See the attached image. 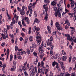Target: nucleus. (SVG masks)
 Returning <instances> with one entry per match:
<instances>
[{
	"mask_svg": "<svg viewBox=\"0 0 76 76\" xmlns=\"http://www.w3.org/2000/svg\"><path fill=\"white\" fill-rule=\"evenodd\" d=\"M4 32L5 34H6V36L5 34H2L1 35V37L0 38L1 40H2L3 38L4 39H5L6 38H8V36H7V30L6 28H4Z\"/></svg>",
	"mask_w": 76,
	"mask_h": 76,
	"instance_id": "nucleus-1",
	"label": "nucleus"
},
{
	"mask_svg": "<svg viewBox=\"0 0 76 76\" xmlns=\"http://www.w3.org/2000/svg\"><path fill=\"white\" fill-rule=\"evenodd\" d=\"M45 3H46L43 5L44 9H45V10L46 13L48 11V3H50L49 0H45Z\"/></svg>",
	"mask_w": 76,
	"mask_h": 76,
	"instance_id": "nucleus-2",
	"label": "nucleus"
},
{
	"mask_svg": "<svg viewBox=\"0 0 76 76\" xmlns=\"http://www.w3.org/2000/svg\"><path fill=\"white\" fill-rule=\"evenodd\" d=\"M18 50L19 52H18L17 53V56H21V55L23 54H25V53H26V52H25V51L22 50V49H18Z\"/></svg>",
	"mask_w": 76,
	"mask_h": 76,
	"instance_id": "nucleus-3",
	"label": "nucleus"
},
{
	"mask_svg": "<svg viewBox=\"0 0 76 76\" xmlns=\"http://www.w3.org/2000/svg\"><path fill=\"white\" fill-rule=\"evenodd\" d=\"M54 15L56 18L58 16L59 18H61V12H60L57 11V12H56L54 13Z\"/></svg>",
	"mask_w": 76,
	"mask_h": 76,
	"instance_id": "nucleus-4",
	"label": "nucleus"
},
{
	"mask_svg": "<svg viewBox=\"0 0 76 76\" xmlns=\"http://www.w3.org/2000/svg\"><path fill=\"white\" fill-rule=\"evenodd\" d=\"M36 38L37 39L36 41H37V44L38 46H39L40 45V43H41V37L39 36H37L36 37Z\"/></svg>",
	"mask_w": 76,
	"mask_h": 76,
	"instance_id": "nucleus-5",
	"label": "nucleus"
},
{
	"mask_svg": "<svg viewBox=\"0 0 76 76\" xmlns=\"http://www.w3.org/2000/svg\"><path fill=\"white\" fill-rule=\"evenodd\" d=\"M55 26L57 28V29H58V30H61V25L58 22H56L55 23Z\"/></svg>",
	"mask_w": 76,
	"mask_h": 76,
	"instance_id": "nucleus-6",
	"label": "nucleus"
},
{
	"mask_svg": "<svg viewBox=\"0 0 76 76\" xmlns=\"http://www.w3.org/2000/svg\"><path fill=\"white\" fill-rule=\"evenodd\" d=\"M24 19L26 21L27 24H29V23H30V20H29V19L28 17H25L24 18Z\"/></svg>",
	"mask_w": 76,
	"mask_h": 76,
	"instance_id": "nucleus-7",
	"label": "nucleus"
},
{
	"mask_svg": "<svg viewBox=\"0 0 76 76\" xmlns=\"http://www.w3.org/2000/svg\"><path fill=\"white\" fill-rule=\"evenodd\" d=\"M32 6H33V4H32V3H30L28 6V9L29 10H32Z\"/></svg>",
	"mask_w": 76,
	"mask_h": 76,
	"instance_id": "nucleus-8",
	"label": "nucleus"
},
{
	"mask_svg": "<svg viewBox=\"0 0 76 76\" xmlns=\"http://www.w3.org/2000/svg\"><path fill=\"white\" fill-rule=\"evenodd\" d=\"M30 76H34L35 75V71L34 69H32L30 71Z\"/></svg>",
	"mask_w": 76,
	"mask_h": 76,
	"instance_id": "nucleus-9",
	"label": "nucleus"
},
{
	"mask_svg": "<svg viewBox=\"0 0 76 76\" xmlns=\"http://www.w3.org/2000/svg\"><path fill=\"white\" fill-rule=\"evenodd\" d=\"M67 39L68 40H69L70 41H72L73 39L72 38V36H70L69 35H68L67 37Z\"/></svg>",
	"mask_w": 76,
	"mask_h": 76,
	"instance_id": "nucleus-10",
	"label": "nucleus"
},
{
	"mask_svg": "<svg viewBox=\"0 0 76 76\" xmlns=\"http://www.w3.org/2000/svg\"><path fill=\"white\" fill-rule=\"evenodd\" d=\"M35 22H36V23H39V20L37 18H36L35 19L33 23V25H34V24H35Z\"/></svg>",
	"mask_w": 76,
	"mask_h": 76,
	"instance_id": "nucleus-11",
	"label": "nucleus"
},
{
	"mask_svg": "<svg viewBox=\"0 0 76 76\" xmlns=\"http://www.w3.org/2000/svg\"><path fill=\"white\" fill-rule=\"evenodd\" d=\"M29 12H30V14L29 15V16H31V15H32V10H29V9H28V11L26 12V14L27 15H28V14H29Z\"/></svg>",
	"mask_w": 76,
	"mask_h": 76,
	"instance_id": "nucleus-12",
	"label": "nucleus"
},
{
	"mask_svg": "<svg viewBox=\"0 0 76 76\" xmlns=\"http://www.w3.org/2000/svg\"><path fill=\"white\" fill-rule=\"evenodd\" d=\"M75 4V8L74 9H72V10L73 11V15H76V3Z\"/></svg>",
	"mask_w": 76,
	"mask_h": 76,
	"instance_id": "nucleus-13",
	"label": "nucleus"
},
{
	"mask_svg": "<svg viewBox=\"0 0 76 76\" xmlns=\"http://www.w3.org/2000/svg\"><path fill=\"white\" fill-rule=\"evenodd\" d=\"M14 18L15 19H16V22L17 23H18V18H19V17H18V16H17V15H14Z\"/></svg>",
	"mask_w": 76,
	"mask_h": 76,
	"instance_id": "nucleus-14",
	"label": "nucleus"
},
{
	"mask_svg": "<svg viewBox=\"0 0 76 76\" xmlns=\"http://www.w3.org/2000/svg\"><path fill=\"white\" fill-rule=\"evenodd\" d=\"M62 60L63 61H66L67 58V57L66 56H62Z\"/></svg>",
	"mask_w": 76,
	"mask_h": 76,
	"instance_id": "nucleus-15",
	"label": "nucleus"
},
{
	"mask_svg": "<svg viewBox=\"0 0 76 76\" xmlns=\"http://www.w3.org/2000/svg\"><path fill=\"white\" fill-rule=\"evenodd\" d=\"M15 23H16V22H15V20L14 18H13L12 20V22L10 24V25H11V26H13V25H13H15Z\"/></svg>",
	"mask_w": 76,
	"mask_h": 76,
	"instance_id": "nucleus-16",
	"label": "nucleus"
},
{
	"mask_svg": "<svg viewBox=\"0 0 76 76\" xmlns=\"http://www.w3.org/2000/svg\"><path fill=\"white\" fill-rule=\"evenodd\" d=\"M53 55V50L52 49H51L50 50V57H51Z\"/></svg>",
	"mask_w": 76,
	"mask_h": 76,
	"instance_id": "nucleus-17",
	"label": "nucleus"
},
{
	"mask_svg": "<svg viewBox=\"0 0 76 76\" xmlns=\"http://www.w3.org/2000/svg\"><path fill=\"white\" fill-rule=\"evenodd\" d=\"M48 18V14H46V15L44 18V20H45L46 21H47L48 20L47 19Z\"/></svg>",
	"mask_w": 76,
	"mask_h": 76,
	"instance_id": "nucleus-18",
	"label": "nucleus"
},
{
	"mask_svg": "<svg viewBox=\"0 0 76 76\" xmlns=\"http://www.w3.org/2000/svg\"><path fill=\"white\" fill-rule=\"evenodd\" d=\"M0 64H1V65H0V67H4V66H5V67H6V65H5L4 64H3L2 63V62L1 61L0 62Z\"/></svg>",
	"mask_w": 76,
	"mask_h": 76,
	"instance_id": "nucleus-19",
	"label": "nucleus"
},
{
	"mask_svg": "<svg viewBox=\"0 0 76 76\" xmlns=\"http://www.w3.org/2000/svg\"><path fill=\"white\" fill-rule=\"evenodd\" d=\"M43 48V42H42V43L41 44V45L39 47V50H40L41 49H42Z\"/></svg>",
	"mask_w": 76,
	"mask_h": 76,
	"instance_id": "nucleus-20",
	"label": "nucleus"
},
{
	"mask_svg": "<svg viewBox=\"0 0 76 76\" xmlns=\"http://www.w3.org/2000/svg\"><path fill=\"white\" fill-rule=\"evenodd\" d=\"M26 53L27 54L29 55L30 54V50L29 49H27L26 50Z\"/></svg>",
	"mask_w": 76,
	"mask_h": 76,
	"instance_id": "nucleus-21",
	"label": "nucleus"
},
{
	"mask_svg": "<svg viewBox=\"0 0 76 76\" xmlns=\"http://www.w3.org/2000/svg\"><path fill=\"white\" fill-rule=\"evenodd\" d=\"M38 58H37L36 61H34V63L35 64V65H37V63H38Z\"/></svg>",
	"mask_w": 76,
	"mask_h": 76,
	"instance_id": "nucleus-22",
	"label": "nucleus"
},
{
	"mask_svg": "<svg viewBox=\"0 0 76 76\" xmlns=\"http://www.w3.org/2000/svg\"><path fill=\"white\" fill-rule=\"evenodd\" d=\"M33 55L34 56H35V57H36L38 58V56H37V52L34 51L33 53Z\"/></svg>",
	"mask_w": 76,
	"mask_h": 76,
	"instance_id": "nucleus-23",
	"label": "nucleus"
},
{
	"mask_svg": "<svg viewBox=\"0 0 76 76\" xmlns=\"http://www.w3.org/2000/svg\"><path fill=\"white\" fill-rule=\"evenodd\" d=\"M22 69L23 70H24V71H25V70H27V69L26 68V67L25 66H23L22 68Z\"/></svg>",
	"mask_w": 76,
	"mask_h": 76,
	"instance_id": "nucleus-24",
	"label": "nucleus"
},
{
	"mask_svg": "<svg viewBox=\"0 0 76 76\" xmlns=\"http://www.w3.org/2000/svg\"><path fill=\"white\" fill-rule=\"evenodd\" d=\"M33 37L32 36H30L29 38V40L30 41L32 42L33 41Z\"/></svg>",
	"mask_w": 76,
	"mask_h": 76,
	"instance_id": "nucleus-25",
	"label": "nucleus"
},
{
	"mask_svg": "<svg viewBox=\"0 0 76 76\" xmlns=\"http://www.w3.org/2000/svg\"><path fill=\"white\" fill-rule=\"evenodd\" d=\"M53 40V36H51L50 38V39H48V41H52Z\"/></svg>",
	"mask_w": 76,
	"mask_h": 76,
	"instance_id": "nucleus-26",
	"label": "nucleus"
},
{
	"mask_svg": "<svg viewBox=\"0 0 76 76\" xmlns=\"http://www.w3.org/2000/svg\"><path fill=\"white\" fill-rule=\"evenodd\" d=\"M7 58H8V56H9V49H8L7 50Z\"/></svg>",
	"mask_w": 76,
	"mask_h": 76,
	"instance_id": "nucleus-27",
	"label": "nucleus"
},
{
	"mask_svg": "<svg viewBox=\"0 0 76 76\" xmlns=\"http://www.w3.org/2000/svg\"><path fill=\"white\" fill-rule=\"evenodd\" d=\"M30 48L31 52V53H32V52L34 51V48L32 47V46H31L30 47Z\"/></svg>",
	"mask_w": 76,
	"mask_h": 76,
	"instance_id": "nucleus-28",
	"label": "nucleus"
},
{
	"mask_svg": "<svg viewBox=\"0 0 76 76\" xmlns=\"http://www.w3.org/2000/svg\"><path fill=\"white\" fill-rule=\"evenodd\" d=\"M71 29H72V30L71 32H75V28L72 27H70Z\"/></svg>",
	"mask_w": 76,
	"mask_h": 76,
	"instance_id": "nucleus-29",
	"label": "nucleus"
},
{
	"mask_svg": "<svg viewBox=\"0 0 76 76\" xmlns=\"http://www.w3.org/2000/svg\"><path fill=\"white\" fill-rule=\"evenodd\" d=\"M44 54L43 53L41 55H40L39 56V57H40V58H41V59H42V58H43V56H44Z\"/></svg>",
	"mask_w": 76,
	"mask_h": 76,
	"instance_id": "nucleus-30",
	"label": "nucleus"
},
{
	"mask_svg": "<svg viewBox=\"0 0 76 76\" xmlns=\"http://www.w3.org/2000/svg\"><path fill=\"white\" fill-rule=\"evenodd\" d=\"M69 15L70 18H72V17H73V13H69Z\"/></svg>",
	"mask_w": 76,
	"mask_h": 76,
	"instance_id": "nucleus-31",
	"label": "nucleus"
},
{
	"mask_svg": "<svg viewBox=\"0 0 76 76\" xmlns=\"http://www.w3.org/2000/svg\"><path fill=\"white\" fill-rule=\"evenodd\" d=\"M57 62L55 61H54L52 63V66H55V64H56L57 63Z\"/></svg>",
	"mask_w": 76,
	"mask_h": 76,
	"instance_id": "nucleus-32",
	"label": "nucleus"
},
{
	"mask_svg": "<svg viewBox=\"0 0 76 76\" xmlns=\"http://www.w3.org/2000/svg\"><path fill=\"white\" fill-rule=\"evenodd\" d=\"M20 14L21 15H24L25 14V12H24L23 11H21V12H20Z\"/></svg>",
	"mask_w": 76,
	"mask_h": 76,
	"instance_id": "nucleus-33",
	"label": "nucleus"
},
{
	"mask_svg": "<svg viewBox=\"0 0 76 76\" xmlns=\"http://www.w3.org/2000/svg\"><path fill=\"white\" fill-rule=\"evenodd\" d=\"M17 9L18 11H19V12H21L22 11V10H21V8H19V7H17Z\"/></svg>",
	"mask_w": 76,
	"mask_h": 76,
	"instance_id": "nucleus-34",
	"label": "nucleus"
},
{
	"mask_svg": "<svg viewBox=\"0 0 76 76\" xmlns=\"http://www.w3.org/2000/svg\"><path fill=\"white\" fill-rule=\"evenodd\" d=\"M51 4L52 6H54V5H56V2L54 1L52 2L51 3Z\"/></svg>",
	"mask_w": 76,
	"mask_h": 76,
	"instance_id": "nucleus-35",
	"label": "nucleus"
},
{
	"mask_svg": "<svg viewBox=\"0 0 76 76\" xmlns=\"http://www.w3.org/2000/svg\"><path fill=\"white\" fill-rule=\"evenodd\" d=\"M51 41H48V42L47 43V45L48 46L50 45H51Z\"/></svg>",
	"mask_w": 76,
	"mask_h": 76,
	"instance_id": "nucleus-36",
	"label": "nucleus"
},
{
	"mask_svg": "<svg viewBox=\"0 0 76 76\" xmlns=\"http://www.w3.org/2000/svg\"><path fill=\"white\" fill-rule=\"evenodd\" d=\"M19 25L20 26V28H22V24L21 23V22L19 21L18 23Z\"/></svg>",
	"mask_w": 76,
	"mask_h": 76,
	"instance_id": "nucleus-37",
	"label": "nucleus"
},
{
	"mask_svg": "<svg viewBox=\"0 0 76 76\" xmlns=\"http://www.w3.org/2000/svg\"><path fill=\"white\" fill-rule=\"evenodd\" d=\"M25 7L24 6H22V8L21 10V11H24L25 10Z\"/></svg>",
	"mask_w": 76,
	"mask_h": 76,
	"instance_id": "nucleus-38",
	"label": "nucleus"
},
{
	"mask_svg": "<svg viewBox=\"0 0 76 76\" xmlns=\"http://www.w3.org/2000/svg\"><path fill=\"white\" fill-rule=\"evenodd\" d=\"M28 41V39L27 38H26L25 39V41L24 42L25 44H26L27 42Z\"/></svg>",
	"mask_w": 76,
	"mask_h": 76,
	"instance_id": "nucleus-39",
	"label": "nucleus"
},
{
	"mask_svg": "<svg viewBox=\"0 0 76 76\" xmlns=\"http://www.w3.org/2000/svg\"><path fill=\"white\" fill-rule=\"evenodd\" d=\"M61 68L62 69L64 70H66V68L64 66H61Z\"/></svg>",
	"mask_w": 76,
	"mask_h": 76,
	"instance_id": "nucleus-40",
	"label": "nucleus"
},
{
	"mask_svg": "<svg viewBox=\"0 0 76 76\" xmlns=\"http://www.w3.org/2000/svg\"><path fill=\"white\" fill-rule=\"evenodd\" d=\"M53 21L52 20H51L50 22V26L52 27L53 26Z\"/></svg>",
	"mask_w": 76,
	"mask_h": 76,
	"instance_id": "nucleus-41",
	"label": "nucleus"
},
{
	"mask_svg": "<svg viewBox=\"0 0 76 76\" xmlns=\"http://www.w3.org/2000/svg\"><path fill=\"white\" fill-rule=\"evenodd\" d=\"M32 47L33 48H36L37 47V46L36 45V44H33L32 45Z\"/></svg>",
	"mask_w": 76,
	"mask_h": 76,
	"instance_id": "nucleus-42",
	"label": "nucleus"
},
{
	"mask_svg": "<svg viewBox=\"0 0 76 76\" xmlns=\"http://www.w3.org/2000/svg\"><path fill=\"white\" fill-rule=\"evenodd\" d=\"M1 45L2 47H4V45H5V43L4 42H3L1 44Z\"/></svg>",
	"mask_w": 76,
	"mask_h": 76,
	"instance_id": "nucleus-43",
	"label": "nucleus"
},
{
	"mask_svg": "<svg viewBox=\"0 0 76 76\" xmlns=\"http://www.w3.org/2000/svg\"><path fill=\"white\" fill-rule=\"evenodd\" d=\"M62 53L63 55H64V56H65V55L66 54V52H64V50H62Z\"/></svg>",
	"mask_w": 76,
	"mask_h": 76,
	"instance_id": "nucleus-44",
	"label": "nucleus"
},
{
	"mask_svg": "<svg viewBox=\"0 0 76 76\" xmlns=\"http://www.w3.org/2000/svg\"><path fill=\"white\" fill-rule=\"evenodd\" d=\"M24 74L25 76H28V73H27V72H26V71H25L24 72Z\"/></svg>",
	"mask_w": 76,
	"mask_h": 76,
	"instance_id": "nucleus-45",
	"label": "nucleus"
},
{
	"mask_svg": "<svg viewBox=\"0 0 76 76\" xmlns=\"http://www.w3.org/2000/svg\"><path fill=\"white\" fill-rule=\"evenodd\" d=\"M18 46H16L15 47V51H16L17 50H18Z\"/></svg>",
	"mask_w": 76,
	"mask_h": 76,
	"instance_id": "nucleus-46",
	"label": "nucleus"
},
{
	"mask_svg": "<svg viewBox=\"0 0 76 76\" xmlns=\"http://www.w3.org/2000/svg\"><path fill=\"white\" fill-rule=\"evenodd\" d=\"M58 57V54H56L54 58L55 59H57Z\"/></svg>",
	"mask_w": 76,
	"mask_h": 76,
	"instance_id": "nucleus-47",
	"label": "nucleus"
},
{
	"mask_svg": "<svg viewBox=\"0 0 76 76\" xmlns=\"http://www.w3.org/2000/svg\"><path fill=\"white\" fill-rule=\"evenodd\" d=\"M47 28L48 31H51V27H50L49 26H47Z\"/></svg>",
	"mask_w": 76,
	"mask_h": 76,
	"instance_id": "nucleus-48",
	"label": "nucleus"
},
{
	"mask_svg": "<svg viewBox=\"0 0 76 76\" xmlns=\"http://www.w3.org/2000/svg\"><path fill=\"white\" fill-rule=\"evenodd\" d=\"M36 29H37V27L36 26H34V32H35V31H36Z\"/></svg>",
	"mask_w": 76,
	"mask_h": 76,
	"instance_id": "nucleus-49",
	"label": "nucleus"
},
{
	"mask_svg": "<svg viewBox=\"0 0 76 76\" xmlns=\"http://www.w3.org/2000/svg\"><path fill=\"white\" fill-rule=\"evenodd\" d=\"M69 23V20H65V23H64V24H66V23Z\"/></svg>",
	"mask_w": 76,
	"mask_h": 76,
	"instance_id": "nucleus-50",
	"label": "nucleus"
},
{
	"mask_svg": "<svg viewBox=\"0 0 76 76\" xmlns=\"http://www.w3.org/2000/svg\"><path fill=\"white\" fill-rule=\"evenodd\" d=\"M72 59V56H70L69 58V63H70L71 62V60Z\"/></svg>",
	"mask_w": 76,
	"mask_h": 76,
	"instance_id": "nucleus-51",
	"label": "nucleus"
},
{
	"mask_svg": "<svg viewBox=\"0 0 76 76\" xmlns=\"http://www.w3.org/2000/svg\"><path fill=\"white\" fill-rule=\"evenodd\" d=\"M34 15L35 17L37 18V12H36L35 11H34Z\"/></svg>",
	"mask_w": 76,
	"mask_h": 76,
	"instance_id": "nucleus-52",
	"label": "nucleus"
},
{
	"mask_svg": "<svg viewBox=\"0 0 76 76\" xmlns=\"http://www.w3.org/2000/svg\"><path fill=\"white\" fill-rule=\"evenodd\" d=\"M13 58V55H11L10 56V60L12 61V60Z\"/></svg>",
	"mask_w": 76,
	"mask_h": 76,
	"instance_id": "nucleus-53",
	"label": "nucleus"
},
{
	"mask_svg": "<svg viewBox=\"0 0 76 76\" xmlns=\"http://www.w3.org/2000/svg\"><path fill=\"white\" fill-rule=\"evenodd\" d=\"M12 68L16 70V65H13L12 66Z\"/></svg>",
	"mask_w": 76,
	"mask_h": 76,
	"instance_id": "nucleus-54",
	"label": "nucleus"
},
{
	"mask_svg": "<svg viewBox=\"0 0 76 76\" xmlns=\"http://www.w3.org/2000/svg\"><path fill=\"white\" fill-rule=\"evenodd\" d=\"M49 76H53V74L52 73V72H50V75H49Z\"/></svg>",
	"mask_w": 76,
	"mask_h": 76,
	"instance_id": "nucleus-55",
	"label": "nucleus"
},
{
	"mask_svg": "<svg viewBox=\"0 0 76 76\" xmlns=\"http://www.w3.org/2000/svg\"><path fill=\"white\" fill-rule=\"evenodd\" d=\"M41 66H42H42H44V63H43V61L41 62Z\"/></svg>",
	"mask_w": 76,
	"mask_h": 76,
	"instance_id": "nucleus-56",
	"label": "nucleus"
},
{
	"mask_svg": "<svg viewBox=\"0 0 76 76\" xmlns=\"http://www.w3.org/2000/svg\"><path fill=\"white\" fill-rule=\"evenodd\" d=\"M32 68H33V67H32V66H31L30 68H29L28 69V71H30L31 70H32Z\"/></svg>",
	"mask_w": 76,
	"mask_h": 76,
	"instance_id": "nucleus-57",
	"label": "nucleus"
},
{
	"mask_svg": "<svg viewBox=\"0 0 76 76\" xmlns=\"http://www.w3.org/2000/svg\"><path fill=\"white\" fill-rule=\"evenodd\" d=\"M58 9L59 11H62L63 10V8L61 7H58Z\"/></svg>",
	"mask_w": 76,
	"mask_h": 76,
	"instance_id": "nucleus-58",
	"label": "nucleus"
},
{
	"mask_svg": "<svg viewBox=\"0 0 76 76\" xmlns=\"http://www.w3.org/2000/svg\"><path fill=\"white\" fill-rule=\"evenodd\" d=\"M53 9H54V10H55V12L56 11H57V7H53Z\"/></svg>",
	"mask_w": 76,
	"mask_h": 76,
	"instance_id": "nucleus-59",
	"label": "nucleus"
},
{
	"mask_svg": "<svg viewBox=\"0 0 76 76\" xmlns=\"http://www.w3.org/2000/svg\"><path fill=\"white\" fill-rule=\"evenodd\" d=\"M34 69H35V72H36V73H37V67L36 66H35V67H34Z\"/></svg>",
	"mask_w": 76,
	"mask_h": 76,
	"instance_id": "nucleus-60",
	"label": "nucleus"
},
{
	"mask_svg": "<svg viewBox=\"0 0 76 76\" xmlns=\"http://www.w3.org/2000/svg\"><path fill=\"white\" fill-rule=\"evenodd\" d=\"M17 57L18 58L19 60H21L22 59V57H21V56H18Z\"/></svg>",
	"mask_w": 76,
	"mask_h": 76,
	"instance_id": "nucleus-61",
	"label": "nucleus"
},
{
	"mask_svg": "<svg viewBox=\"0 0 76 76\" xmlns=\"http://www.w3.org/2000/svg\"><path fill=\"white\" fill-rule=\"evenodd\" d=\"M10 36L12 38H13V34H10Z\"/></svg>",
	"mask_w": 76,
	"mask_h": 76,
	"instance_id": "nucleus-62",
	"label": "nucleus"
},
{
	"mask_svg": "<svg viewBox=\"0 0 76 76\" xmlns=\"http://www.w3.org/2000/svg\"><path fill=\"white\" fill-rule=\"evenodd\" d=\"M71 75V76H75V72L72 73Z\"/></svg>",
	"mask_w": 76,
	"mask_h": 76,
	"instance_id": "nucleus-63",
	"label": "nucleus"
},
{
	"mask_svg": "<svg viewBox=\"0 0 76 76\" xmlns=\"http://www.w3.org/2000/svg\"><path fill=\"white\" fill-rule=\"evenodd\" d=\"M73 19L74 20H76V16L74 15V17L73 18Z\"/></svg>",
	"mask_w": 76,
	"mask_h": 76,
	"instance_id": "nucleus-64",
	"label": "nucleus"
}]
</instances>
